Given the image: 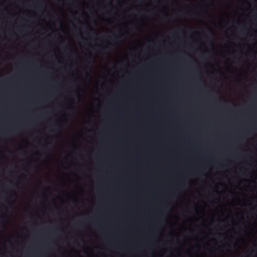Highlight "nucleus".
<instances>
[{"label": "nucleus", "instance_id": "obj_4", "mask_svg": "<svg viewBox=\"0 0 257 257\" xmlns=\"http://www.w3.org/2000/svg\"><path fill=\"white\" fill-rule=\"evenodd\" d=\"M10 185L12 184V182L11 181L9 182Z\"/></svg>", "mask_w": 257, "mask_h": 257}, {"label": "nucleus", "instance_id": "obj_2", "mask_svg": "<svg viewBox=\"0 0 257 257\" xmlns=\"http://www.w3.org/2000/svg\"><path fill=\"white\" fill-rule=\"evenodd\" d=\"M41 3H37V4H36V6L37 7H42V6H43V3H42V0L41 1Z\"/></svg>", "mask_w": 257, "mask_h": 257}, {"label": "nucleus", "instance_id": "obj_1", "mask_svg": "<svg viewBox=\"0 0 257 257\" xmlns=\"http://www.w3.org/2000/svg\"><path fill=\"white\" fill-rule=\"evenodd\" d=\"M118 37H116V36H113V37H110V39H112V40H117L118 39Z\"/></svg>", "mask_w": 257, "mask_h": 257}, {"label": "nucleus", "instance_id": "obj_3", "mask_svg": "<svg viewBox=\"0 0 257 257\" xmlns=\"http://www.w3.org/2000/svg\"><path fill=\"white\" fill-rule=\"evenodd\" d=\"M87 58L88 59H91V56L90 55H89L88 57H87Z\"/></svg>", "mask_w": 257, "mask_h": 257}]
</instances>
